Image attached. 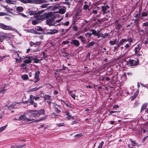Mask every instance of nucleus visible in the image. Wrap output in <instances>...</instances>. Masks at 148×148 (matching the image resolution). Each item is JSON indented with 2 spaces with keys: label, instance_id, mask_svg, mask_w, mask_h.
I'll return each mask as SVG.
<instances>
[{
  "label": "nucleus",
  "instance_id": "f257e3e1",
  "mask_svg": "<svg viewBox=\"0 0 148 148\" xmlns=\"http://www.w3.org/2000/svg\"><path fill=\"white\" fill-rule=\"evenodd\" d=\"M47 18L46 23L50 26L55 25V23L53 21L55 20L56 16L53 15L48 14L46 16Z\"/></svg>",
  "mask_w": 148,
  "mask_h": 148
},
{
  "label": "nucleus",
  "instance_id": "f03ea898",
  "mask_svg": "<svg viewBox=\"0 0 148 148\" xmlns=\"http://www.w3.org/2000/svg\"><path fill=\"white\" fill-rule=\"evenodd\" d=\"M30 111H28V112L25 113L24 115H21L19 116L18 118V120L21 121L23 120L24 121H31L32 120V116L29 115V113Z\"/></svg>",
  "mask_w": 148,
  "mask_h": 148
},
{
  "label": "nucleus",
  "instance_id": "7ed1b4c3",
  "mask_svg": "<svg viewBox=\"0 0 148 148\" xmlns=\"http://www.w3.org/2000/svg\"><path fill=\"white\" fill-rule=\"evenodd\" d=\"M32 111L36 112V113H32L30 112L29 114L32 116V120L34 119L35 117H38L40 115L42 114H45V111L43 109H41L38 110H32Z\"/></svg>",
  "mask_w": 148,
  "mask_h": 148
},
{
  "label": "nucleus",
  "instance_id": "20e7f679",
  "mask_svg": "<svg viewBox=\"0 0 148 148\" xmlns=\"http://www.w3.org/2000/svg\"><path fill=\"white\" fill-rule=\"evenodd\" d=\"M121 40L123 41L122 42V45L125 42H126L128 41L129 42V44L127 43L124 46L125 49H128L130 46L131 43H132L133 41L132 38L131 36L130 37L127 36V38H125L122 39Z\"/></svg>",
  "mask_w": 148,
  "mask_h": 148
},
{
  "label": "nucleus",
  "instance_id": "39448f33",
  "mask_svg": "<svg viewBox=\"0 0 148 148\" xmlns=\"http://www.w3.org/2000/svg\"><path fill=\"white\" fill-rule=\"evenodd\" d=\"M39 98V97L34 96L32 95H29V105H33V106L35 108L36 107L38 104L37 103H35L34 102L33 99L36 100Z\"/></svg>",
  "mask_w": 148,
  "mask_h": 148
},
{
  "label": "nucleus",
  "instance_id": "423d86ee",
  "mask_svg": "<svg viewBox=\"0 0 148 148\" xmlns=\"http://www.w3.org/2000/svg\"><path fill=\"white\" fill-rule=\"evenodd\" d=\"M128 64H130V66H134L138 65L139 63V60L138 58H136L135 59H130L127 62Z\"/></svg>",
  "mask_w": 148,
  "mask_h": 148
},
{
  "label": "nucleus",
  "instance_id": "0eeeda50",
  "mask_svg": "<svg viewBox=\"0 0 148 148\" xmlns=\"http://www.w3.org/2000/svg\"><path fill=\"white\" fill-rule=\"evenodd\" d=\"M40 73V71H35L34 74L35 76L34 77V78L35 79V80L34 81V83H37L40 81L39 75Z\"/></svg>",
  "mask_w": 148,
  "mask_h": 148
},
{
  "label": "nucleus",
  "instance_id": "6e6552de",
  "mask_svg": "<svg viewBox=\"0 0 148 148\" xmlns=\"http://www.w3.org/2000/svg\"><path fill=\"white\" fill-rule=\"evenodd\" d=\"M0 28L6 30H11L12 29L10 26H7L2 23H0Z\"/></svg>",
  "mask_w": 148,
  "mask_h": 148
},
{
  "label": "nucleus",
  "instance_id": "1a4fd4ad",
  "mask_svg": "<svg viewBox=\"0 0 148 148\" xmlns=\"http://www.w3.org/2000/svg\"><path fill=\"white\" fill-rule=\"evenodd\" d=\"M25 59L23 61L24 63L29 64L33 62L32 57V56H28V57H26L24 58Z\"/></svg>",
  "mask_w": 148,
  "mask_h": 148
},
{
  "label": "nucleus",
  "instance_id": "9d476101",
  "mask_svg": "<svg viewBox=\"0 0 148 148\" xmlns=\"http://www.w3.org/2000/svg\"><path fill=\"white\" fill-rule=\"evenodd\" d=\"M141 46L142 45L140 43H138L137 45V46L135 48L134 50V51L135 52V53L134 55L138 53L140 50Z\"/></svg>",
  "mask_w": 148,
  "mask_h": 148
},
{
  "label": "nucleus",
  "instance_id": "9b49d317",
  "mask_svg": "<svg viewBox=\"0 0 148 148\" xmlns=\"http://www.w3.org/2000/svg\"><path fill=\"white\" fill-rule=\"evenodd\" d=\"M48 2L46 0H33L32 4H41Z\"/></svg>",
  "mask_w": 148,
  "mask_h": 148
},
{
  "label": "nucleus",
  "instance_id": "f8f14e48",
  "mask_svg": "<svg viewBox=\"0 0 148 148\" xmlns=\"http://www.w3.org/2000/svg\"><path fill=\"white\" fill-rule=\"evenodd\" d=\"M66 115L67 116L66 118L68 120H70L71 119H74L75 118L74 116H72L71 114H70L69 111H66L64 112Z\"/></svg>",
  "mask_w": 148,
  "mask_h": 148
},
{
  "label": "nucleus",
  "instance_id": "ddd939ff",
  "mask_svg": "<svg viewBox=\"0 0 148 148\" xmlns=\"http://www.w3.org/2000/svg\"><path fill=\"white\" fill-rule=\"evenodd\" d=\"M123 42V41L121 40L119 41V42L116 46L114 47V49L113 51L114 52L116 51V50H118L119 47L121 45H122V42Z\"/></svg>",
  "mask_w": 148,
  "mask_h": 148
},
{
  "label": "nucleus",
  "instance_id": "4468645a",
  "mask_svg": "<svg viewBox=\"0 0 148 148\" xmlns=\"http://www.w3.org/2000/svg\"><path fill=\"white\" fill-rule=\"evenodd\" d=\"M70 43L77 47H78L80 45L79 41L76 39L72 40Z\"/></svg>",
  "mask_w": 148,
  "mask_h": 148
},
{
  "label": "nucleus",
  "instance_id": "2eb2a0df",
  "mask_svg": "<svg viewBox=\"0 0 148 148\" xmlns=\"http://www.w3.org/2000/svg\"><path fill=\"white\" fill-rule=\"evenodd\" d=\"M63 8H61L59 10L58 13L61 14H63L65 13L66 11V8L63 6Z\"/></svg>",
  "mask_w": 148,
  "mask_h": 148
},
{
  "label": "nucleus",
  "instance_id": "dca6fc26",
  "mask_svg": "<svg viewBox=\"0 0 148 148\" xmlns=\"http://www.w3.org/2000/svg\"><path fill=\"white\" fill-rule=\"evenodd\" d=\"M119 40L116 39L113 40H110L109 42V43L111 45H114L118 44Z\"/></svg>",
  "mask_w": 148,
  "mask_h": 148
},
{
  "label": "nucleus",
  "instance_id": "f3484780",
  "mask_svg": "<svg viewBox=\"0 0 148 148\" xmlns=\"http://www.w3.org/2000/svg\"><path fill=\"white\" fill-rule=\"evenodd\" d=\"M50 31V32H47V34L52 35L57 33L58 32V30L56 29H51Z\"/></svg>",
  "mask_w": 148,
  "mask_h": 148
},
{
  "label": "nucleus",
  "instance_id": "a211bd4d",
  "mask_svg": "<svg viewBox=\"0 0 148 148\" xmlns=\"http://www.w3.org/2000/svg\"><path fill=\"white\" fill-rule=\"evenodd\" d=\"M90 31L92 32V34L95 36H98L99 35V33L100 32V31H99V32H97V31L94 29H90Z\"/></svg>",
  "mask_w": 148,
  "mask_h": 148
},
{
  "label": "nucleus",
  "instance_id": "6ab92c4d",
  "mask_svg": "<svg viewBox=\"0 0 148 148\" xmlns=\"http://www.w3.org/2000/svg\"><path fill=\"white\" fill-rule=\"evenodd\" d=\"M51 96L48 95H45L43 97V98L45 100H50L51 98Z\"/></svg>",
  "mask_w": 148,
  "mask_h": 148
},
{
  "label": "nucleus",
  "instance_id": "aec40b11",
  "mask_svg": "<svg viewBox=\"0 0 148 148\" xmlns=\"http://www.w3.org/2000/svg\"><path fill=\"white\" fill-rule=\"evenodd\" d=\"M42 88L41 86H39L38 87H36L35 88H32L29 90V92H32L34 91H35L38 90L40 88Z\"/></svg>",
  "mask_w": 148,
  "mask_h": 148
},
{
  "label": "nucleus",
  "instance_id": "412c9836",
  "mask_svg": "<svg viewBox=\"0 0 148 148\" xmlns=\"http://www.w3.org/2000/svg\"><path fill=\"white\" fill-rule=\"evenodd\" d=\"M78 38L80 39L81 42H83V43H85L86 39L83 36L80 35L78 37Z\"/></svg>",
  "mask_w": 148,
  "mask_h": 148
},
{
  "label": "nucleus",
  "instance_id": "4be33fe9",
  "mask_svg": "<svg viewBox=\"0 0 148 148\" xmlns=\"http://www.w3.org/2000/svg\"><path fill=\"white\" fill-rule=\"evenodd\" d=\"M130 141L132 143V144H131V145H132V147L135 146H136L138 147H139V146L140 145H139L137 144V143H136V141L135 140L133 141L132 140V139H131L130 140Z\"/></svg>",
  "mask_w": 148,
  "mask_h": 148
},
{
  "label": "nucleus",
  "instance_id": "5701e85b",
  "mask_svg": "<svg viewBox=\"0 0 148 148\" xmlns=\"http://www.w3.org/2000/svg\"><path fill=\"white\" fill-rule=\"evenodd\" d=\"M15 53H16L17 55V57L19 58V62H20L22 61L23 59L22 58V56H20V54L18 53V52L17 51H16L14 52Z\"/></svg>",
  "mask_w": 148,
  "mask_h": 148
},
{
  "label": "nucleus",
  "instance_id": "b1692460",
  "mask_svg": "<svg viewBox=\"0 0 148 148\" xmlns=\"http://www.w3.org/2000/svg\"><path fill=\"white\" fill-rule=\"evenodd\" d=\"M16 10L18 12H21L23 10L24 8L21 6H18L16 8Z\"/></svg>",
  "mask_w": 148,
  "mask_h": 148
},
{
  "label": "nucleus",
  "instance_id": "393cba45",
  "mask_svg": "<svg viewBox=\"0 0 148 148\" xmlns=\"http://www.w3.org/2000/svg\"><path fill=\"white\" fill-rule=\"evenodd\" d=\"M121 112L120 111H109V113L108 114V116H110V115L112 116H116L115 114H112L113 113H118V112Z\"/></svg>",
  "mask_w": 148,
  "mask_h": 148
},
{
  "label": "nucleus",
  "instance_id": "a878e982",
  "mask_svg": "<svg viewBox=\"0 0 148 148\" xmlns=\"http://www.w3.org/2000/svg\"><path fill=\"white\" fill-rule=\"evenodd\" d=\"M101 8L103 12V14L107 13V11H106L107 9L105 6H101Z\"/></svg>",
  "mask_w": 148,
  "mask_h": 148
},
{
  "label": "nucleus",
  "instance_id": "bb28decb",
  "mask_svg": "<svg viewBox=\"0 0 148 148\" xmlns=\"http://www.w3.org/2000/svg\"><path fill=\"white\" fill-rule=\"evenodd\" d=\"M95 42H90L88 45L86 46L85 47L89 48L90 47L94 45H95Z\"/></svg>",
  "mask_w": 148,
  "mask_h": 148
},
{
  "label": "nucleus",
  "instance_id": "cd10ccee",
  "mask_svg": "<svg viewBox=\"0 0 148 148\" xmlns=\"http://www.w3.org/2000/svg\"><path fill=\"white\" fill-rule=\"evenodd\" d=\"M16 104H14V102L12 103V104H11L9 107H8V108L10 109H13L15 108V106H16Z\"/></svg>",
  "mask_w": 148,
  "mask_h": 148
},
{
  "label": "nucleus",
  "instance_id": "c85d7f7f",
  "mask_svg": "<svg viewBox=\"0 0 148 148\" xmlns=\"http://www.w3.org/2000/svg\"><path fill=\"white\" fill-rule=\"evenodd\" d=\"M21 77L24 80H26L28 79V76L26 74L22 75Z\"/></svg>",
  "mask_w": 148,
  "mask_h": 148
},
{
  "label": "nucleus",
  "instance_id": "c756f323",
  "mask_svg": "<svg viewBox=\"0 0 148 148\" xmlns=\"http://www.w3.org/2000/svg\"><path fill=\"white\" fill-rule=\"evenodd\" d=\"M42 54L43 55V57L44 59L46 60L47 57L48 56V55L47 53H46L44 51L42 52Z\"/></svg>",
  "mask_w": 148,
  "mask_h": 148
},
{
  "label": "nucleus",
  "instance_id": "7c9ffc66",
  "mask_svg": "<svg viewBox=\"0 0 148 148\" xmlns=\"http://www.w3.org/2000/svg\"><path fill=\"white\" fill-rule=\"evenodd\" d=\"M101 37L103 38H105L106 37L108 36H110V34H109L108 33H105L104 34L101 33Z\"/></svg>",
  "mask_w": 148,
  "mask_h": 148
},
{
  "label": "nucleus",
  "instance_id": "2f4dec72",
  "mask_svg": "<svg viewBox=\"0 0 148 148\" xmlns=\"http://www.w3.org/2000/svg\"><path fill=\"white\" fill-rule=\"evenodd\" d=\"M33 61V62L34 63H38L39 62V61L40 60L34 58L33 57H32Z\"/></svg>",
  "mask_w": 148,
  "mask_h": 148
},
{
  "label": "nucleus",
  "instance_id": "473e14b6",
  "mask_svg": "<svg viewBox=\"0 0 148 148\" xmlns=\"http://www.w3.org/2000/svg\"><path fill=\"white\" fill-rule=\"evenodd\" d=\"M39 20L37 19L33 20L32 21V23L33 25H35L39 23Z\"/></svg>",
  "mask_w": 148,
  "mask_h": 148
},
{
  "label": "nucleus",
  "instance_id": "72a5a7b5",
  "mask_svg": "<svg viewBox=\"0 0 148 148\" xmlns=\"http://www.w3.org/2000/svg\"><path fill=\"white\" fill-rule=\"evenodd\" d=\"M147 106L145 104H144L142 105V106L141 108V112H142L143 111L144 109L147 107Z\"/></svg>",
  "mask_w": 148,
  "mask_h": 148
},
{
  "label": "nucleus",
  "instance_id": "f704fd0d",
  "mask_svg": "<svg viewBox=\"0 0 148 148\" xmlns=\"http://www.w3.org/2000/svg\"><path fill=\"white\" fill-rule=\"evenodd\" d=\"M6 35H2L0 36V42H2L3 38H6Z\"/></svg>",
  "mask_w": 148,
  "mask_h": 148
},
{
  "label": "nucleus",
  "instance_id": "c9c22d12",
  "mask_svg": "<svg viewBox=\"0 0 148 148\" xmlns=\"http://www.w3.org/2000/svg\"><path fill=\"white\" fill-rule=\"evenodd\" d=\"M36 30L34 29H30L27 30V32L32 34H35Z\"/></svg>",
  "mask_w": 148,
  "mask_h": 148
},
{
  "label": "nucleus",
  "instance_id": "e433bc0d",
  "mask_svg": "<svg viewBox=\"0 0 148 148\" xmlns=\"http://www.w3.org/2000/svg\"><path fill=\"white\" fill-rule=\"evenodd\" d=\"M7 126V125L5 126H2V127H1L0 128V133L1 132H2V131L4 130L6 128V127Z\"/></svg>",
  "mask_w": 148,
  "mask_h": 148
},
{
  "label": "nucleus",
  "instance_id": "4c0bfd02",
  "mask_svg": "<svg viewBox=\"0 0 148 148\" xmlns=\"http://www.w3.org/2000/svg\"><path fill=\"white\" fill-rule=\"evenodd\" d=\"M36 29L37 31H42L43 30V29L40 26H38L36 27Z\"/></svg>",
  "mask_w": 148,
  "mask_h": 148
},
{
  "label": "nucleus",
  "instance_id": "58836bf2",
  "mask_svg": "<svg viewBox=\"0 0 148 148\" xmlns=\"http://www.w3.org/2000/svg\"><path fill=\"white\" fill-rule=\"evenodd\" d=\"M104 142L103 141H102L99 145L97 148H102L103 145L104 144Z\"/></svg>",
  "mask_w": 148,
  "mask_h": 148
},
{
  "label": "nucleus",
  "instance_id": "ea45409f",
  "mask_svg": "<svg viewBox=\"0 0 148 148\" xmlns=\"http://www.w3.org/2000/svg\"><path fill=\"white\" fill-rule=\"evenodd\" d=\"M62 54L63 56L66 57L69 56V53L63 51Z\"/></svg>",
  "mask_w": 148,
  "mask_h": 148
},
{
  "label": "nucleus",
  "instance_id": "a19ab883",
  "mask_svg": "<svg viewBox=\"0 0 148 148\" xmlns=\"http://www.w3.org/2000/svg\"><path fill=\"white\" fill-rule=\"evenodd\" d=\"M46 119V117H42L41 118H40V119L38 120H36L35 121V122H38L40 121H41L44 120H45Z\"/></svg>",
  "mask_w": 148,
  "mask_h": 148
},
{
  "label": "nucleus",
  "instance_id": "79ce46f5",
  "mask_svg": "<svg viewBox=\"0 0 148 148\" xmlns=\"http://www.w3.org/2000/svg\"><path fill=\"white\" fill-rule=\"evenodd\" d=\"M116 24L117 29L120 30L121 29L120 27L122 26V25L120 23H119L118 22H117Z\"/></svg>",
  "mask_w": 148,
  "mask_h": 148
},
{
  "label": "nucleus",
  "instance_id": "37998d69",
  "mask_svg": "<svg viewBox=\"0 0 148 148\" xmlns=\"http://www.w3.org/2000/svg\"><path fill=\"white\" fill-rule=\"evenodd\" d=\"M48 5V4H44L40 6V7L42 8H47Z\"/></svg>",
  "mask_w": 148,
  "mask_h": 148
},
{
  "label": "nucleus",
  "instance_id": "c03bdc74",
  "mask_svg": "<svg viewBox=\"0 0 148 148\" xmlns=\"http://www.w3.org/2000/svg\"><path fill=\"white\" fill-rule=\"evenodd\" d=\"M141 15L142 16H147V13L146 12H142L141 14Z\"/></svg>",
  "mask_w": 148,
  "mask_h": 148
},
{
  "label": "nucleus",
  "instance_id": "a18cd8bd",
  "mask_svg": "<svg viewBox=\"0 0 148 148\" xmlns=\"http://www.w3.org/2000/svg\"><path fill=\"white\" fill-rule=\"evenodd\" d=\"M62 3L64 4H66V5H68L69 6H68L69 8L70 7V3H69L68 2H67V1H65L64 2H63Z\"/></svg>",
  "mask_w": 148,
  "mask_h": 148
},
{
  "label": "nucleus",
  "instance_id": "49530a36",
  "mask_svg": "<svg viewBox=\"0 0 148 148\" xmlns=\"http://www.w3.org/2000/svg\"><path fill=\"white\" fill-rule=\"evenodd\" d=\"M82 136V133H79L75 135V137H77V138H79Z\"/></svg>",
  "mask_w": 148,
  "mask_h": 148
},
{
  "label": "nucleus",
  "instance_id": "de8ad7c7",
  "mask_svg": "<svg viewBox=\"0 0 148 148\" xmlns=\"http://www.w3.org/2000/svg\"><path fill=\"white\" fill-rule=\"evenodd\" d=\"M69 21H67L65 23H62V24L63 25L67 26L69 25Z\"/></svg>",
  "mask_w": 148,
  "mask_h": 148
},
{
  "label": "nucleus",
  "instance_id": "09e8293b",
  "mask_svg": "<svg viewBox=\"0 0 148 148\" xmlns=\"http://www.w3.org/2000/svg\"><path fill=\"white\" fill-rule=\"evenodd\" d=\"M14 104H17V105H16V106H15L14 107L15 108H18V107L19 106V105H20V103L19 102L18 103H14Z\"/></svg>",
  "mask_w": 148,
  "mask_h": 148
},
{
  "label": "nucleus",
  "instance_id": "8fccbe9b",
  "mask_svg": "<svg viewBox=\"0 0 148 148\" xmlns=\"http://www.w3.org/2000/svg\"><path fill=\"white\" fill-rule=\"evenodd\" d=\"M139 17L138 18H136L135 19L134 22L136 24H138L139 23Z\"/></svg>",
  "mask_w": 148,
  "mask_h": 148
},
{
  "label": "nucleus",
  "instance_id": "3c124183",
  "mask_svg": "<svg viewBox=\"0 0 148 148\" xmlns=\"http://www.w3.org/2000/svg\"><path fill=\"white\" fill-rule=\"evenodd\" d=\"M11 148H19V146L16 145H11Z\"/></svg>",
  "mask_w": 148,
  "mask_h": 148
},
{
  "label": "nucleus",
  "instance_id": "603ef678",
  "mask_svg": "<svg viewBox=\"0 0 148 148\" xmlns=\"http://www.w3.org/2000/svg\"><path fill=\"white\" fill-rule=\"evenodd\" d=\"M73 29L75 31H77L78 29V28L76 26L74 25L73 27Z\"/></svg>",
  "mask_w": 148,
  "mask_h": 148
},
{
  "label": "nucleus",
  "instance_id": "864d4df0",
  "mask_svg": "<svg viewBox=\"0 0 148 148\" xmlns=\"http://www.w3.org/2000/svg\"><path fill=\"white\" fill-rule=\"evenodd\" d=\"M84 9L85 10H87V9H88L89 8V7L88 6V5H84Z\"/></svg>",
  "mask_w": 148,
  "mask_h": 148
},
{
  "label": "nucleus",
  "instance_id": "5fc2aeb1",
  "mask_svg": "<svg viewBox=\"0 0 148 148\" xmlns=\"http://www.w3.org/2000/svg\"><path fill=\"white\" fill-rule=\"evenodd\" d=\"M26 3H32L33 0H25Z\"/></svg>",
  "mask_w": 148,
  "mask_h": 148
},
{
  "label": "nucleus",
  "instance_id": "6e6d98bb",
  "mask_svg": "<svg viewBox=\"0 0 148 148\" xmlns=\"http://www.w3.org/2000/svg\"><path fill=\"white\" fill-rule=\"evenodd\" d=\"M143 25L144 27L148 26V22L143 23Z\"/></svg>",
  "mask_w": 148,
  "mask_h": 148
},
{
  "label": "nucleus",
  "instance_id": "4d7b16f0",
  "mask_svg": "<svg viewBox=\"0 0 148 148\" xmlns=\"http://www.w3.org/2000/svg\"><path fill=\"white\" fill-rule=\"evenodd\" d=\"M57 125L59 127H60L63 126L64 125V123H61L59 124H58Z\"/></svg>",
  "mask_w": 148,
  "mask_h": 148
},
{
  "label": "nucleus",
  "instance_id": "13d9d810",
  "mask_svg": "<svg viewBox=\"0 0 148 148\" xmlns=\"http://www.w3.org/2000/svg\"><path fill=\"white\" fill-rule=\"evenodd\" d=\"M55 108L56 109L55 111L57 113H59L61 112L60 110H59L57 108Z\"/></svg>",
  "mask_w": 148,
  "mask_h": 148
},
{
  "label": "nucleus",
  "instance_id": "bf43d9fd",
  "mask_svg": "<svg viewBox=\"0 0 148 148\" xmlns=\"http://www.w3.org/2000/svg\"><path fill=\"white\" fill-rule=\"evenodd\" d=\"M22 103H26L28 105V103H29V99L27 101H25V102H23Z\"/></svg>",
  "mask_w": 148,
  "mask_h": 148
},
{
  "label": "nucleus",
  "instance_id": "052dcab7",
  "mask_svg": "<svg viewBox=\"0 0 148 148\" xmlns=\"http://www.w3.org/2000/svg\"><path fill=\"white\" fill-rule=\"evenodd\" d=\"M136 97H135L134 96V95L132 96L130 98V99H131V101H132L136 98Z\"/></svg>",
  "mask_w": 148,
  "mask_h": 148
},
{
  "label": "nucleus",
  "instance_id": "680f3d73",
  "mask_svg": "<svg viewBox=\"0 0 148 148\" xmlns=\"http://www.w3.org/2000/svg\"><path fill=\"white\" fill-rule=\"evenodd\" d=\"M69 42L68 41H63L62 42L63 44L64 45H66L67 44H68Z\"/></svg>",
  "mask_w": 148,
  "mask_h": 148
},
{
  "label": "nucleus",
  "instance_id": "e2e57ef3",
  "mask_svg": "<svg viewBox=\"0 0 148 148\" xmlns=\"http://www.w3.org/2000/svg\"><path fill=\"white\" fill-rule=\"evenodd\" d=\"M62 19L61 18L58 19L56 20V21L54 22V23H55V25L56 23H59L60 22L61 20Z\"/></svg>",
  "mask_w": 148,
  "mask_h": 148
},
{
  "label": "nucleus",
  "instance_id": "0e129e2a",
  "mask_svg": "<svg viewBox=\"0 0 148 148\" xmlns=\"http://www.w3.org/2000/svg\"><path fill=\"white\" fill-rule=\"evenodd\" d=\"M110 80V78L109 77H106L105 78V80L106 81H108Z\"/></svg>",
  "mask_w": 148,
  "mask_h": 148
},
{
  "label": "nucleus",
  "instance_id": "69168bd1",
  "mask_svg": "<svg viewBox=\"0 0 148 148\" xmlns=\"http://www.w3.org/2000/svg\"><path fill=\"white\" fill-rule=\"evenodd\" d=\"M41 44V43L40 42H37L35 43V44L36 45H40Z\"/></svg>",
  "mask_w": 148,
  "mask_h": 148
},
{
  "label": "nucleus",
  "instance_id": "338daca9",
  "mask_svg": "<svg viewBox=\"0 0 148 148\" xmlns=\"http://www.w3.org/2000/svg\"><path fill=\"white\" fill-rule=\"evenodd\" d=\"M5 2L7 3H11L12 1L11 0H6Z\"/></svg>",
  "mask_w": 148,
  "mask_h": 148
},
{
  "label": "nucleus",
  "instance_id": "774afa93",
  "mask_svg": "<svg viewBox=\"0 0 148 148\" xmlns=\"http://www.w3.org/2000/svg\"><path fill=\"white\" fill-rule=\"evenodd\" d=\"M119 106L118 105H114V106H113V109H114L116 108H119Z\"/></svg>",
  "mask_w": 148,
  "mask_h": 148
}]
</instances>
